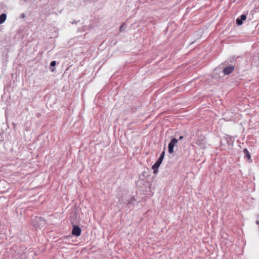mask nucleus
<instances>
[{
    "instance_id": "f257e3e1",
    "label": "nucleus",
    "mask_w": 259,
    "mask_h": 259,
    "mask_svg": "<svg viewBox=\"0 0 259 259\" xmlns=\"http://www.w3.org/2000/svg\"><path fill=\"white\" fill-rule=\"evenodd\" d=\"M183 139H184V136H181L179 137L178 139H177L176 138H172L171 140V141H170V142L168 143V152L170 154H171V153H174V147L175 146L176 144L178 142V141L179 140H182Z\"/></svg>"
},
{
    "instance_id": "f03ea898",
    "label": "nucleus",
    "mask_w": 259,
    "mask_h": 259,
    "mask_svg": "<svg viewBox=\"0 0 259 259\" xmlns=\"http://www.w3.org/2000/svg\"><path fill=\"white\" fill-rule=\"evenodd\" d=\"M81 232V230L80 228L76 225H73V228L72 230V235L78 237L80 235Z\"/></svg>"
},
{
    "instance_id": "7ed1b4c3",
    "label": "nucleus",
    "mask_w": 259,
    "mask_h": 259,
    "mask_svg": "<svg viewBox=\"0 0 259 259\" xmlns=\"http://www.w3.org/2000/svg\"><path fill=\"white\" fill-rule=\"evenodd\" d=\"M234 70V66L233 65H229V66H226L224 67L223 70V73L225 75H229L231 74Z\"/></svg>"
},
{
    "instance_id": "20e7f679",
    "label": "nucleus",
    "mask_w": 259,
    "mask_h": 259,
    "mask_svg": "<svg viewBox=\"0 0 259 259\" xmlns=\"http://www.w3.org/2000/svg\"><path fill=\"white\" fill-rule=\"evenodd\" d=\"M246 19V15L245 14H242L241 15L240 17L238 18L236 20V24L238 25H241L242 24L243 22L245 21Z\"/></svg>"
},
{
    "instance_id": "39448f33",
    "label": "nucleus",
    "mask_w": 259,
    "mask_h": 259,
    "mask_svg": "<svg viewBox=\"0 0 259 259\" xmlns=\"http://www.w3.org/2000/svg\"><path fill=\"white\" fill-rule=\"evenodd\" d=\"M162 162L160 160H157L156 162L152 165V168L153 169V173L156 174L158 172V169Z\"/></svg>"
},
{
    "instance_id": "423d86ee",
    "label": "nucleus",
    "mask_w": 259,
    "mask_h": 259,
    "mask_svg": "<svg viewBox=\"0 0 259 259\" xmlns=\"http://www.w3.org/2000/svg\"><path fill=\"white\" fill-rule=\"evenodd\" d=\"M243 153L244 155V158L246 159L248 162H251L252 159L251 158V155L250 154L249 152L248 151V150L246 148L244 149L243 150Z\"/></svg>"
},
{
    "instance_id": "0eeeda50",
    "label": "nucleus",
    "mask_w": 259,
    "mask_h": 259,
    "mask_svg": "<svg viewBox=\"0 0 259 259\" xmlns=\"http://www.w3.org/2000/svg\"><path fill=\"white\" fill-rule=\"evenodd\" d=\"M35 220L36 222L40 223L39 225L36 224V226L38 227H39L40 225L45 224V219L41 217H36Z\"/></svg>"
},
{
    "instance_id": "6e6552de",
    "label": "nucleus",
    "mask_w": 259,
    "mask_h": 259,
    "mask_svg": "<svg viewBox=\"0 0 259 259\" xmlns=\"http://www.w3.org/2000/svg\"><path fill=\"white\" fill-rule=\"evenodd\" d=\"M7 15L5 13H3L0 15V24H3L6 20Z\"/></svg>"
},
{
    "instance_id": "1a4fd4ad",
    "label": "nucleus",
    "mask_w": 259,
    "mask_h": 259,
    "mask_svg": "<svg viewBox=\"0 0 259 259\" xmlns=\"http://www.w3.org/2000/svg\"><path fill=\"white\" fill-rule=\"evenodd\" d=\"M56 64V62L55 61H53L50 63V69L52 71H54L55 70V67Z\"/></svg>"
},
{
    "instance_id": "9d476101",
    "label": "nucleus",
    "mask_w": 259,
    "mask_h": 259,
    "mask_svg": "<svg viewBox=\"0 0 259 259\" xmlns=\"http://www.w3.org/2000/svg\"><path fill=\"white\" fill-rule=\"evenodd\" d=\"M135 201H136V199L134 196H132L128 200V205H134Z\"/></svg>"
},
{
    "instance_id": "9b49d317",
    "label": "nucleus",
    "mask_w": 259,
    "mask_h": 259,
    "mask_svg": "<svg viewBox=\"0 0 259 259\" xmlns=\"http://www.w3.org/2000/svg\"><path fill=\"white\" fill-rule=\"evenodd\" d=\"M164 155H165V152L163 151V152H162L161 153V154H160L159 158L158 159V160H160V161L162 162L163 160V158H164Z\"/></svg>"
},
{
    "instance_id": "f8f14e48",
    "label": "nucleus",
    "mask_w": 259,
    "mask_h": 259,
    "mask_svg": "<svg viewBox=\"0 0 259 259\" xmlns=\"http://www.w3.org/2000/svg\"><path fill=\"white\" fill-rule=\"evenodd\" d=\"M124 23H123V24L120 26V28H119V30H120V31H123V28H124Z\"/></svg>"
},
{
    "instance_id": "ddd939ff",
    "label": "nucleus",
    "mask_w": 259,
    "mask_h": 259,
    "mask_svg": "<svg viewBox=\"0 0 259 259\" xmlns=\"http://www.w3.org/2000/svg\"><path fill=\"white\" fill-rule=\"evenodd\" d=\"M25 17V15L24 13L21 14L20 16L21 18H24Z\"/></svg>"
},
{
    "instance_id": "4468645a",
    "label": "nucleus",
    "mask_w": 259,
    "mask_h": 259,
    "mask_svg": "<svg viewBox=\"0 0 259 259\" xmlns=\"http://www.w3.org/2000/svg\"><path fill=\"white\" fill-rule=\"evenodd\" d=\"M256 62L257 63V65L259 66V56H258V58Z\"/></svg>"
}]
</instances>
